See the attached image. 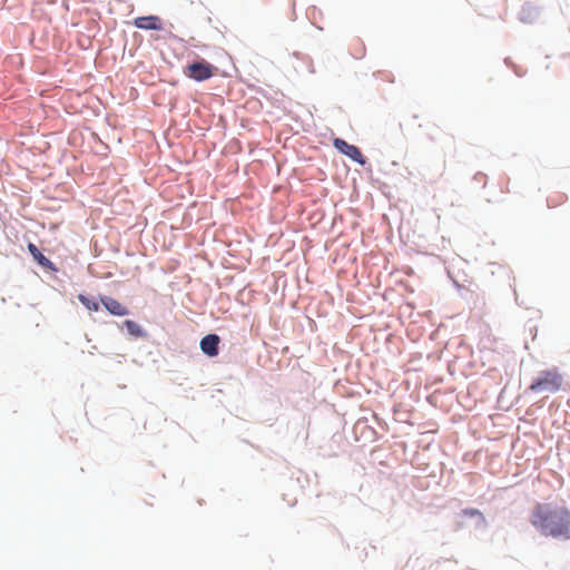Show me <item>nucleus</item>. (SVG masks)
Segmentation results:
<instances>
[{"mask_svg": "<svg viewBox=\"0 0 570 570\" xmlns=\"http://www.w3.org/2000/svg\"><path fill=\"white\" fill-rule=\"evenodd\" d=\"M540 528L546 535L570 538V512L556 509L540 514Z\"/></svg>", "mask_w": 570, "mask_h": 570, "instance_id": "obj_1", "label": "nucleus"}, {"mask_svg": "<svg viewBox=\"0 0 570 570\" xmlns=\"http://www.w3.org/2000/svg\"><path fill=\"white\" fill-rule=\"evenodd\" d=\"M562 385V376L557 371H542L537 377V392H557Z\"/></svg>", "mask_w": 570, "mask_h": 570, "instance_id": "obj_2", "label": "nucleus"}, {"mask_svg": "<svg viewBox=\"0 0 570 570\" xmlns=\"http://www.w3.org/2000/svg\"><path fill=\"white\" fill-rule=\"evenodd\" d=\"M214 67L206 61L190 63L185 69V75L196 81H204L214 75Z\"/></svg>", "mask_w": 570, "mask_h": 570, "instance_id": "obj_3", "label": "nucleus"}, {"mask_svg": "<svg viewBox=\"0 0 570 570\" xmlns=\"http://www.w3.org/2000/svg\"><path fill=\"white\" fill-rule=\"evenodd\" d=\"M333 145H334V147L340 153H342L345 156L350 157L351 159H353L357 164L364 165L366 163L364 156L362 155V153L360 150V148L354 146V145L348 144L344 139L335 138L334 141H333Z\"/></svg>", "mask_w": 570, "mask_h": 570, "instance_id": "obj_4", "label": "nucleus"}, {"mask_svg": "<svg viewBox=\"0 0 570 570\" xmlns=\"http://www.w3.org/2000/svg\"><path fill=\"white\" fill-rule=\"evenodd\" d=\"M100 302L111 315L126 316L129 314V309L126 305L110 296H101Z\"/></svg>", "mask_w": 570, "mask_h": 570, "instance_id": "obj_5", "label": "nucleus"}, {"mask_svg": "<svg viewBox=\"0 0 570 570\" xmlns=\"http://www.w3.org/2000/svg\"><path fill=\"white\" fill-rule=\"evenodd\" d=\"M134 24L136 28L144 29V30H161L163 29L161 19L157 16L138 17L134 20Z\"/></svg>", "mask_w": 570, "mask_h": 570, "instance_id": "obj_6", "label": "nucleus"}, {"mask_svg": "<svg viewBox=\"0 0 570 570\" xmlns=\"http://www.w3.org/2000/svg\"><path fill=\"white\" fill-rule=\"evenodd\" d=\"M219 336L216 334H208L200 341V348L202 351L213 357L218 355V345H219Z\"/></svg>", "mask_w": 570, "mask_h": 570, "instance_id": "obj_7", "label": "nucleus"}, {"mask_svg": "<svg viewBox=\"0 0 570 570\" xmlns=\"http://www.w3.org/2000/svg\"><path fill=\"white\" fill-rule=\"evenodd\" d=\"M28 250L30 252V254L32 255V257L35 258V261L43 266V267H48V268H51V269H55L53 268V265L51 263V261L49 258H47L39 249L38 247L32 244V243H29L28 244Z\"/></svg>", "mask_w": 570, "mask_h": 570, "instance_id": "obj_8", "label": "nucleus"}, {"mask_svg": "<svg viewBox=\"0 0 570 570\" xmlns=\"http://www.w3.org/2000/svg\"><path fill=\"white\" fill-rule=\"evenodd\" d=\"M125 327L128 333L135 337H142L145 335L140 325L131 320H127L124 322Z\"/></svg>", "mask_w": 570, "mask_h": 570, "instance_id": "obj_9", "label": "nucleus"}, {"mask_svg": "<svg viewBox=\"0 0 570 570\" xmlns=\"http://www.w3.org/2000/svg\"><path fill=\"white\" fill-rule=\"evenodd\" d=\"M78 299L89 311L97 312L99 309V306H100L99 303L91 297L80 294V295H78Z\"/></svg>", "mask_w": 570, "mask_h": 570, "instance_id": "obj_10", "label": "nucleus"}]
</instances>
